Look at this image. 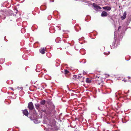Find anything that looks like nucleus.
Returning a JSON list of instances; mask_svg holds the SVG:
<instances>
[{"label": "nucleus", "instance_id": "f257e3e1", "mask_svg": "<svg viewBox=\"0 0 131 131\" xmlns=\"http://www.w3.org/2000/svg\"><path fill=\"white\" fill-rule=\"evenodd\" d=\"M28 107L29 109L30 110H32L35 109L33 103L32 102H30L29 103Z\"/></svg>", "mask_w": 131, "mask_h": 131}, {"label": "nucleus", "instance_id": "f03ea898", "mask_svg": "<svg viewBox=\"0 0 131 131\" xmlns=\"http://www.w3.org/2000/svg\"><path fill=\"white\" fill-rule=\"evenodd\" d=\"M94 7L95 10L98 12L99 10L101 9V8L99 6H97L96 4L93 3L92 5Z\"/></svg>", "mask_w": 131, "mask_h": 131}, {"label": "nucleus", "instance_id": "7ed1b4c3", "mask_svg": "<svg viewBox=\"0 0 131 131\" xmlns=\"http://www.w3.org/2000/svg\"><path fill=\"white\" fill-rule=\"evenodd\" d=\"M35 105L36 109L39 111L40 105V104L39 103H36L35 104Z\"/></svg>", "mask_w": 131, "mask_h": 131}, {"label": "nucleus", "instance_id": "20e7f679", "mask_svg": "<svg viewBox=\"0 0 131 131\" xmlns=\"http://www.w3.org/2000/svg\"><path fill=\"white\" fill-rule=\"evenodd\" d=\"M107 15V13L105 11L102 12L101 14V16L103 17L106 16Z\"/></svg>", "mask_w": 131, "mask_h": 131}, {"label": "nucleus", "instance_id": "39448f33", "mask_svg": "<svg viewBox=\"0 0 131 131\" xmlns=\"http://www.w3.org/2000/svg\"><path fill=\"white\" fill-rule=\"evenodd\" d=\"M103 8L104 9L107 10L108 11L110 10L111 9V7L108 6L104 7Z\"/></svg>", "mask_w": 131, "mask_h": 131}, {"label": "nucleus", "instance_id": "423d86ee", "mask_svg": "<svg viewBox=\"0 0 131 131\" xmlns=\"http://www.w3.org/2000/svg\"><path fill=\"white\" fill-rule=\"evenodd\" d=\"M126 12H125L124 13L123 15L121 17V18L122 20H123L125 19L126 17Z\"/></svg>", "mask_w": 131, "mask_h": 131}, {"label": "nucleus", "instance_id": "0eeeda50", "mask_svg": "<svg viewBox=\"0 0 131 131\" xmlns=\"http://www.w3.org/2000/svg\"><path fill=\"white\" fill-rule=\"evenodd\" d=\"M23 114L26 116H27L28 114V111L26 110H25L23 112Z\"/></svg>", "mask_w": 131, "mask_h": 131}, {"label": "nucleus", "instance_id": "6e6552de", "mask_svg": "<svg viewBox=\"0 0 131 131\" xmlns=\"http://www.w3.org/2000/svg\"><path fill=\"white\" fill-rule=\"evenodd\" d=\"M46 49V48H42L41 49H40V53H42V54H44L45 52V50Z\"/></svg>", "mask_w": 131, "mask_h": 131}, {"label": "nucleus", "instance_id": "1a4fd4ad", "mask_svg": "<svg viewBox=\"0 0 131 131\" xmlns=\"http://www.w3.org/2000/svg\"><path fill=\"white\" fill-rule=\"evenodd\" d=\"M74 76L75 77V78L78 79H80L81 78L82 76L80 75H74Z\"/></svg>", "mask_w": 131, "mask_h": 131}, {"label": "nucleus", "instance_id": "9d476101", "mask_svg": "<svg viewBox=\"0 0 131 131\" xmlns=\"http://www.w3.org/2000/svg\"><path fill=\"white\" fill-rule=\"evenodd\" d=\"M46 103L45 101L44 100H43L41 101L40 102V103L41 104L44 105Z\"/></svg>", "mask_w": 131, "mask_h": 131}, {"label": "nucleus", "instance_id": "9b49d317", "mask_svg": "<svg viewBox=\"0 0 131 131\" xmlns=\"http://www.w3.org/2000/svg\"><path fill=\"white\" fill-rule=\"evenodd\" d=\"M115 42H113L112 44V46L111 45V48L112 49L113 48H114L115 47Z\"/></svg>", "mask_w": 131, "mask_h": 131}, {"label": "nucleus", "instance_id": "f8f14e48", "mask_svg": "<svg viewBox=\"0 0 131 131\" xmlns=\"http://www.w3.org/2000/svg\"><path fill=\"white\" fill-rule=\"evenodd\" d=\"M33 122L35 124H37L39 123L37 119L33 120Z\"/></svg>", "mask_w": 131, "mask_h": 131}, {"label": "nucleus", "instance_id": "ddd939ff", "mask_svg": "<svg viewBox=\"0 0 131 131\" xmlns=\"http://www.w3.org/2000/svg\"><path fill=\"white\" fill-rule=\"evenodd\" d=\"M86 81L88 83H90L91 82V80L87 78L86 79Z\"/></svg>", "mask_w": 131, "mask_h": 131}, {"label": "nucleus", "instance_id": "4468645a", "mask_svg": "<svg viewBox=\"0 0 131 131\" xmlns=\"http://www.w3.org/2000/svg\"><path fill=\"white\" fill-rule=\"evenodd\" d=\"M4 62V60L3 58H1L0 59V63L2 64Z\"/></svg>", "mask_w": 131, "mask_h": 131}, {"label": "nucleus", "instance_id": "2eb2a0df", "mask_svg": "<svg viewBox=\"0 0 131 131\" xmlns=\"http://www.w3.org/2000/svg\"><path fill=\"white\" fill-rule=\"evenodd\" d=\"M21 32L23 33H24L25 32V30L24 29L22 28L21 29Z\"/></svg>", "mask_w": 131, "mask_h": 131}, {"label": "nucleus", "instance_id": "dca6fc26", "mask_svg": "<svg viewBox=\"0 0 131 131\" xmlns=\"http://www.w3.org/2000/svg\"><path fill=\"white\" fill-rule=\"evenodd\" d=\"M98 109L99 110L102 111L103 110V108L101 106L99 107Z\"/></svg>", "mask_w": 131, "mask_h": 131}, {"label": "nucleus", "instance_id": "f3484780", "mask_svg": "<svg viewBox=\"0 0 131 131\" xmlns=\"http://www.w3.org/2000/svg\"><path fill=\"white\" fill-rule=\"evenodd\" d=\"M110 52L109 51L108 52H104V54L107 55H108L110 53Z\"/></svg>", "mask_w": 131, "mask_h": 131}, {"label": "nucleus", "instance_id": "a211bd4d", "mask_svg": "<svg viewBox=\"0 0 131 131\" xmlns=\"http://www.w3.org/2000/svg\"><path fill=\"white\" fill-rule=\"evenodd\" d=\"M64 71L65 74H67L69 72V71L67 70H65Z\"/></svg>", "mask_w": 131, "mask_h": 131}, {"label": "nucleus", "instance_id": "6ab92c4d", "mask_svg": "<svg viewBox=\"0 0 131 131\" xmlns=\"http://www.w3.org/2000/svg\"><path fill=\"white\" fill-rule=\"evenodd\" d=\"M117 32H114V36H116V35H117Z\"/></svg>", "mask_w": 131, "mask_h": 131}, {"label": "nucleus", "instance_id": "aec40b11", "mask_svg": "<svg viewBox=\"0 0 131 131\" xmlns=\"http://www.w3.org/2000/svg\"><path fill=\"white\" fill-rule=\"evenodd\" d=\"M82 51H84V50L83 49H81L80 51V52H82Z\"/></svg>", "mask_w": 131, "mask_h": 131}, {"label": "nucleus", "instance_id": "412c9836", "mask_svg": "<svg viewBox=\"0 0 131 131\" xmlns=\"http://www.w3.org/2000/svg\"><path fill=\"white\" fill-rule=\"evenodd\" d=\"M86 72H85V71H83V74H84V75H85V74H86Z\"/></svg>", "mask_w": 131, "mask_h": 131}, {"label": "nucleus", "instance_id": "4be33fe9", "mask_svg": "<svg viewBox=\"0 0 131 131\" xmlns=\"http://www.w3.org/2000/svg\"><path fill=\"white\" fill-rule=\"evenodd\" d=\"M121 28V26H119L118 27V31H119V29H120Z\"/></svg>", "mask_w": 131, "mask_h": 131}, {"label": "nucleus", "instance_id": "5701e85b", "mask_svg": "<svg viewBox=\"0 0 131 131\" xmlns=\"http://www.w3.org/2000/svg\"><path fill=\"white\" fill-rule=\"evenodd\" d=\"M20 89H21V90H23V88L22 87H20V88H19Z\"/></svg>", "mask_w": 131, "mask_h": 131}, {"label": "nucleus", "instance_id": "b1692460", "mask_svg": "<svg viewBox=\"0 0 131 131\" xmlns=\"http://www.w3.org/2000/svg\"><path fill=\"white\" fill-rule=\"evenodd\" d=\"M119 43H118H118H117V44H116V46H118V45H119Z\"/></svg>", "mask_w": 131, "mask_h": 131}, {"label": "nucleus", "instance_id": "393cba45", "mask_svg": "<svg viewBox=\"0 0 131 131\" xmlns=\"http://www.w3.org/2000/svg\"><path fill=\"white\" fill-rule=\"evenodd\" d=\"M42 111L43 112H46V111L45 110H43Z\"/></svg>", "mask_w": 131, "mask_h": 131}, {"label": "nucleus", "instance_id": "a878e982", "mask_svg": "<svg viewBox=\"0 0 131 131\" xmlns=\"http://www.w3.org/2000/svg\"><path fill=\"white\" fill-rule=\"evenodd\" d=\"M124 82H126V80H124Z\"/></svg>", "mask_w": 131, "mask_h": 131}, {"label": "nucleus", "instance_id": "bb28decb", "mask_svg": "<svg viewBox=\"0 0 131 131\" xmlns=\"http://www.w3.org/2000/svg\"><path fill=\"white\" fill-rule=\"evenodd\" d=\"M123 35V33L122 34H121V35L122 36Z\"/></svg>", "mask_w": 131, "mask_h": 131}, {"label": "nucleus", "instance_id": "cd10ccee", "mask_svg": "<svg viewBox=\"0 0 131 131\" xmlns=\"http://www.w3.org/2000/svg\"><path fill=\"white\" fill-rule=\"evenodd\" d=\"M108 76H109V74H106Z\"/></svg>", "mask_w": 131, "mask_h": 131}, {"label": "nucleus", "instance_id": "c85d7f7f", "mask_svg": "<svg viewBox=\"0 0 131 131\" xmlns=\"http://www.w3.org/2000/svg\"><path fill=\"white\" fill-rule=\"evenodd\" d=\"M130 77H128V78H129V79H130Z\"/></svg>", "mask_w": 131, "mask_h": 131}, {"label": "nucleus", "instance_id": "c756f323", "mask_svg": "<svg viewBox=\"0 0 131 131\" xmlns=\"http://www.w3.org/2000/svg\"><path fill=\"white\" fill-rule=\"evenodd\" d=\"M11 89H12V90H13V88H11Z\"/></svg>", "mask_w": 131, "mask_h": 131}, {"label": "nucleus", "instance_id": "7c9ffc66", "mask_svg": "<svg viewBox=\"0 0 131 131\" xmlns=\"http://www.w3.org/2000/svg\"><path fill=\"white\" fill-rule=\"evenodd\" d=\"M59 30H60V29H61V28H59Z\"/></svg>", "mask_w": 131, "mask_h": 131}, {"label": "nucleus", "instance_id": "2f4dec72", "mask_svg": "<svg viewBox=\"0 0 131 131\" xmlns=\"http://www.w3.org/2000/svg\"><path fill=\"white\" fill-rule=\"evenodd\" d=\"M119 35V34H118V35Z\"/></svg>", "mask_w": 131, "mask_h": 131}, {"label": "nucleus", "instance_id": "473e14b6", "mask_svg": "<svg viewBox=\"0 0 131 131\" xmlns=\"http://www.w3.org/2000/svg\"><path fill=\"white\" fill-rule=\"evenodd\" d=\"M5 19V17L4 18V19Z\"/></svg>", "mask_w": 131, "mask_h": 131}]
</instances>
